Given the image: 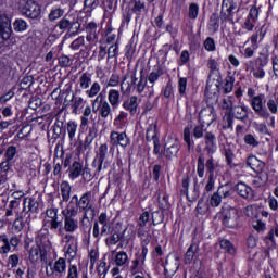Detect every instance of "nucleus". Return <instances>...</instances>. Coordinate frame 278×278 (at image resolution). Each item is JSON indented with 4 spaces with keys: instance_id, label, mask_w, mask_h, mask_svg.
<instances>
[{
    "instance_id": "obj_35",
    "label": "nucleus",
    "mask_w": 278,
    "mask_h": 278,
    "mask_svg": "<svg viewBox=\"0 0 278 278\" xmlns=\"http://www.w3.org/2000/svg\"><path fill=\"white\" fill-rule=\"evenodd\" d=\"M98 110H100V118H109V116H112V104L108 101H104L102 104L98 105Z\"/></svg>"
},
{
    "instance_id": "obj_21",
    "label": "nucleus",
    "mask_w": 278,
    "mask_h": 278,
    "mask_svg": "<svg viewBox=\"0 0 278 278\" xmlns=\"http://www.w3.org/2000/svg\"><path fill=\"white\" fill-rule=\"evenodd\" d=\"M179 149H181V147L179 146V142L177 140H175L172 144L165 143L164 156L167 160H172L173 157H177V153H179Z\"/></svg>"
},
{
    "instance_id": "obj_17",
    "label": "nucleus",
    "mask_w": 278,
    "mask_h": 278,
    "mask_svg": "<svg viewBox=\"0 0 278 278\" xmlns=\"http://www.w3.org/2000/svg\"><path fill=\"white\" fill-rule=\"evenodd\" d=\"M46 215L50 218V229L51 231H55V229H60L62 227V219L58 217V208H48L46 211Z\"/></svg>"
},
{
    "instance_id": "obj_16",
    "label": "nucleus",
    "mask_w": 278,
    "mask_h": 278,
    "mask_svg": "<svg viewBox=\"0 0 278 278\" xmlns=\"http://www.w3.org/2000/svg\"><path fill=\"white\" fill-rule=\"evenodd\" d=\"M232 118L244 123L249 118V106L247 105H235L232 111L229 113Z\"/></svg>"
},
{
    "instance_id": "obj_51",
    "label": "nucleus",
    "mask_w": 278,
    "mask_h": 278,
    "mask_svg": "<svg viewBox=\"0 0 278 278\" xmlns=\"http://www.w3.org/2000/svg\"><path fill=\"white\" fill-rule=\"evenodd\" d=\"M24 205L25 207L27 205V208H28L26 214H29V212H33V213L38 212V202L35 199H31V198L25 199Z\"/></svg>"
},
{
    "instance_id": "obj_11",
    "label": "nucleus",
    "mask_w": 278,
    "mask_h": 278,
    "mask_svg": "<svg viewBox=\"0 0 278 278\" xmlns=\"http://www.w3.org/2000/svg\"><path fill=\"white\" fill-rule=\"evenodd\" d=\"M235 190L237 194L245 201H253L255 199V191H253V188L249 187V185L244 182H238Z\"/></svg>"
},
{
    "instance_id": "obj_32",
    "label": "nucleus",
    "mask_w": 278,
    "mask_h": 278,
    "mask_svg": "<svg viewBox=\"0 0 278 278\" xmlns=\"http://www.w3.org/2000/svg\"><path fill=\"white\" fill-rule=\"evenodd\" d=\"M109 103L112 108H118L121 104V91L111 89L108 94Z\"/></svg>"
},
{
    "instance_id": "obj_43",
    "label": "nucleus",
    "mask_w": 278,
    "mask_h": 278,
    "mask_svg": "<svg viewBox=\"0 0 278 278\" xmlns=\"http://www.w3.org/2000/svg\"><path fill=\"white\" fill-rule=\"evenodd\" d=\"M64 9L62 8H53L51 9L49 15H48V20L53 23L54 21H58L59 18H62V16H64Z\"/></svg>"
},
{
    "instance_id": "obj_56",
    "label": "nucleus",
    "mask_w": 278,
    "mask_h": 278,
    "mask_svg": "<svg viewBox=\"0 0 278 278\" xmlns=\"http://www.w3.org/2000/svg\"><path fill=\"white\" fill-rule=\"evenodd\" d=\"M147 223H149V212H143L138 220V225H139V233L142 231V229H144V227H147Z\"/></svg>"
},
{
    "instance_id": "obj_18",
    "label": "nucleus",
    "mask_w": 278,
    "mask_h": 278,
    "mask_svg": "<svg viewBox=\"0 0 278 278\" xmlns=\"http://www.w3.org/2000/svg\"><path fill=\"white\" fill-rule=\"evenodd\" d=\"M98 29H99V25H97L96 22L87 23L85 27V31L87 34L86 36L87 42H97V40H99Z\"/></svg>"
},
{
    "instance_id": "obj_31",
    "label": "nucleus",
    "mask_w": 278,
    "mask_h": 278,
    "mask_svg": "<svg viewBox=\"0 0 278 278\" xmlns=\"http://www.w3.org/2000/svg\"><path fill=\"white\" fill-rule=\"evenodd\" d=\"M75 94H77V93L76 92L73 93L72 100H71L73 114H77L79 112V110H81V108H84V105H86V100H84V98L77 97Z\"/></svg>"
},
{
    "instance_id": "obj_1",
    "label": "nucleus",
    "mask_w": 278,
    "mask_h": 278,
    "mask_svg": "<svg viewBox=\"0 0 278 278\" xmlns=\"http://www.w3.org/2000/svg\"><path fill=\"white\" fill-rule=\"evenodd\" d=\"M205 168L208 177L216 178L218 177V175H220L223 166H220V164H218V162L214 160V156L208 157L205 162V157H203V155H200L198 157L197 174L198 177H200L201 179L205 177Z\"/></svg>"
},
{
    "instance_id": "obj_64",
    "label": "nucleus",
    "mask_w": 278,
    "mask_h": 278,
    "mask_svg": "<svg viewBox=\"0 0 278 278\" xmlns=\"http://www.w3.org/2000/svg\"><path fill=\"white\" fill-rule=\"evenodd\" d=\"M267 108H268L269 112H271L273 114H277V112H278V100L269 99L267 101Z\"/></svg>"
},
{
    "instance_id": "obj_53",
    "label": "nucleus",
    "mask_w": 278,
    "mask_h": 278,
    "mask_svg": "<svg viewBox=\"0 0 278 278\" xmlns=\"http://www.w3.org/2000/svg\"><path fill=\"white\" fill-rule=\"evenodd\" d=\"M16 147L14 146H10L5 152H4V160H7V162H14V157H16Z\"/></svg>"
},
{
    "instance_id": "obj_45",
    "label": "nucleus",
    "mask_w": 278,
    "mask_h": 278,
    "mask_svg": "<svg viewBox=\"0 0 278 278\" xmlns=\"http://www.w3.org/2000/svg\"><path fill=\"white\" fill-rule=\"evenodd\" d=\"M12 71V61L7 58L0 59V75H8Z\"/></svg>"
},
{
    "instance_id": "obj_2",
    "label": "nucleus",
    "mask_w": 278,
    "mask_h": 278,
    "mask_svg": "<svg viewBox=\"0 0 278 278\" xmlns=\"http://www.w3.org/2000/svg\"><path fill=\"white\" fill-rule=\"evenodd\" d=\"M78 86L80 89H76V93L81 92V90H86L85 94H87L89 99H94V97L101 92V84L98 81L92 83V74L89 72L80 74L78 78Z\"/></svg>"
},
{
    "instance_id": "obj_14",
    "label": "nucleus",
    "mask_w": 278,
    "mask_h": 278,
    "mask_svg": "<svg viewBox=\"0 0 278 278\" xmlns=\"http://www.w3.org/2000/svg\"><path fill=\"white\" fill-rule=\"evenodd\" d=\"M214 121H216V112L214 111V108L210 106L200 111L199 122L201 123L202 127H204V125H212Z\"/></svg>"
},
{
    "instance_id": "obj_48",
    "label": "nucleus",
    "mask_w": 278,
    "mask_h": 278,
    "mask_svg": "<svg viewBox=\"0 0 278 278\" xmlns=\"http://www.w3.org/2000/svg\"><path fill=\"white\" fill-rule=\"evenodd\" d=\"M59 236H61V242L63 244H71L75 241V236L71 235V233H66L64 235V228H62V226L59 228Z\"/></svg>"
},
{
    "instance_id": "obj_44",
    "label": "nucleus",
    "mask_w": 278,
    "mask_h": 278,
    "mask_svg": "<svg viewBox=\"0 0 278 278\" xmlns=\"http://www.w3.org/2000/svg\"><path fill=\"white\" fill-rule=\"evenodd\" d=\"M131 12L140 16L142 12H147V4L142 0H134V7L131 9Z\"/></svg>"
},
{
    "instance_id": "obj_58",
    "label": "nucleus",
    "mask_w": 278,
    "mask_h": 278,
    "mask_svg": "<svg viewBox=\"0 0 278 278\" xmlns=\"http://www.w3.org/2000/svg\"><path fill=\"white\" fill-rule=\"evenodd\" d=\"M187 86H188V78H186V77L179 78L178 92H179L180 97L187 96V93H186Z\"/></svg>"
},
{
    "instance_id": "obj_54",
    "label": "nucleus",
    "mask_w": 278,
    "mask_h": 278,
    "mask_svg": "<svg viewBox=\"0 0 278 278\" xmlns=\"http://www.w3.org/2000/svg\"><path fill=\"white\" fill-rule=\"evenodd\" d=\"M219 20L222 21V23H233V11H227L222 9Z\"/></svg>"
},
{
    "instance_id": "obj_52",
    "label": "nucleus",
    "mask_w": 278,
    "mask_h": 278,
    "mask_svg": "<svg viewBox=\"0 0 278 278\" xmlns=\"http://www.w3.org/2000/svg\"><path fill=\"white\" fill-rule=\"evenodd\" d=\"M146 140L147 142H151V140H153V142H155V140H160V138H157V134L155 132V125H150L147 129Z\"/></svg>"
},
{
    "instance_id": "obj_42",
    "label": "nucleus",
    "mask_w": 278,
    "mask_h": 278,
    "mask_svg": "<svg viewBox=\"0 0 278 278\" xmlns=\"http://www.w3.org/2000/svg\"><path fill=\"white\" fill-rule=\"evenodd\" d=\"M8 174H0V195L3 197V194H7V192H10V184H8Z\"/></svg>"
},
{
    "instance_id": "obj_6",
    "label": "nucleus",
    "mask_w": 278,
    "mask_h": 278,
    "mask_svg": "<svg viewBox=\"0 0 278 278\" xmlns=\"http://www.w3.org/2000/svg\"><path fill=\"white\" fill-rule=\"evenodd\" d=\"M222 222L228 229H238V227H240V215H238V210L233 207L223 208Z\"/></svg>"
},
{
    "instance_id": "obj_30",
    "label": "nucleus",
    "mask_w": 278,
    "mask_h": 278,
    "mask_svg": "<svg viewBox=\"0 0 278 278\" xmlns=\"http://www.w3.org/2000/svg\"><path fill=\"white\" fill-rule=\"evenodd\" d=\"M207 68L210 70L208 77H212V75L217 74V81H218V79H220V68L218 65V61H216V59L211 56L207 61Z\"/></svg>"
},
{
    "instance_id": "obj_60",
    "label": "nucleus",
    "mask_w": 278,
    "mask_h": 278,
    "mask_svg": "<svg viewBox=\"0 0 278 278\" xmlns=\"http://www.w3.org/2000/svg\"><path fill=\"white\" fill-rule=\"evenodd\" d=\"M22 90H28V88H31L34 86V76H26L22 79L20 84Z\"/></svg>"
},
{
    "instance_id": "obj_63",
    "label": "nucleus",
    "mask_w": 278,
    "mask_h": 278,
    "mask_svg": "<svg viewBox=\"0 0 278 278\" xmlns=\"http://www.w3.org/2000/svg\"><path fill=\"white\" fill-rule=\"evenodd\" d=\"M108 270H110V266H108V263L101 262L98 266V275L100 278H105V275H108Z\"/></svg>"
},
{
    "instance_id": "obj_40",
    "label": "nucleus",
    "mask_w": 278,
    "mask_h": 278,
    "mask_svg": "<svg viewBox=\"0 0 278 278\" xmlns=\"http://www.w3.org/2000/svg\"><path fill=\"white\" fill-rule=\"evenodd\" d=\"M114 262L116 266H127L129 264V256L125 251L117 252Z\"/></svg>"
},
{
    "instance_id": "obj_39",
    "label": "nucleus",
    "mask_w": 278,
    "mask_h": 278,
    "mask_svg": "<svg viewBox=\"0 0 278 278\" xmlns=\"http://www.w3.org/2000/svg\"><path fill=\"white\" fill-rule=\"evenodd\" d=\"M78 212L79 207L77 206V204H75V202H68L65 210L62 211V215L75 217L77 216Z\"/></svg>"
},
{
    "instance_id": "obj_27",
    "label": "nucleus",
    "mask_w": 278,
    "mask_h": 278,
    "mask_svg": "<svg viewBox=\"0 0 278 278\" xmlns=\"http://www.w3.org/2000/svg\"><path fill=\"white\" fill-rule=\"evenodd\" d=\"M61 197H62V201L60 202V205H63V203H68V201H71V184H68V181H63L61 182Z\"/></svg>"
},
{
    "instance_id": "obj_12",
    "label": "nucleus",
    "mask_w": 278,
    "mask_h": 278,
    "mask_svg": "<svg viewBox=\"0 0 278 278\" xmlns=\"http://www.w3.org/2000/svg\"><path fill=\"white\" fill-rule=\"evenodd\" d=\"M110 142L113 147H123V149L129 147L130 140L126 132L112 131L110 135Z\"/></svg>"
},
{
    "instance_id": "obj_59",
    "label": "nucleus",
    "mask_w": 278,
    "mask_h": 278,
    "mask_svg": "<svg viewBox=\"0 0 278 278\" xmlns=\"http://www.w3.org/2000/svg\"><path fill=\"white\" fill-rule=\"evenodd\" d=\"M13 27L15 31H25L27 29V22H25V20L17 18L13 23Z\"/></svg>"
},
{
    "instance_id": "obj_29",
    "label": "nucleus",
    "mask_w": 278,
    "mask_h": 278,
    "mask_svg": "<svg viewBox=\"0 0 278 278\" xmlns=\"http://www.w3.org/2000/svg\"><path fill=\"white\" fill-rule=\"evenodd\" d=\"M84 170V165L81 163L75 161L68 168V177L70 179H77L79 175H81Z\"/></svg>"
},
{
    "instance_id": "obj_50",
    "label": "nucleus",
    "mask_w": 278,
    "mask_h": 278,
    "mask_svg": "<svg viewBox=\"0 0 278 278\" xmlns=\"http://www.w3.org/2000/svg\"><path fill=\"white\" fill-rule=\"evenodd\" d=\"M84 45H86V38L79 36L70 45V49H72V51H79Z\"/></svg>"
},
{
    "instance_id": "obj_57",
    "label": "nucleus",
    "mask_w": 278,
    "mask_h": 278,
    "mask_svg": "<svg viewBox=\"0 0 278 278\" xmlns=\"http://www.w3.org/2000/svg\"><path fill=\"white\" fill-rule=\"evenodd\" d=\"M203 47L206 51H216V41L214 40V38L207 37L203 42Z\"/></svg>"
},
{
    "instance_id": "obj_61",
    "label": "nucleus",
    "mask_w": 278,
    "mask_h": 278,
    "mask_svg": "<svg viewBox=\"0 0 278 278\" xmlns=\"http://www.w3.org/2000/svg\"><path fill=\"white\" fill-rule=\"evenodd\" d=\"M233 77L228 76L225 79V85H224V92L225 94H229L233 90Z\"/></svg>"
},
{
    "instance_id": "obj_26",
    "label": "nucleus",
    "mask_w": 278,
    "mask_h": 278,
    "mask_svg": "<svg viewBox=\"0 0 278 278\" xmlns=\"http://www.w3.org/2000/svg\"><path fill=\"white\" fill-rule=\"evenodd\" d=\"M124 110L130 112L131 116L138 112V97L132 96L123 103Z\"/></svg>"
},
{
    "instance_id": "obj_7",
    "label": "nucleus",
    "mask_w": 278,
    "mask_h": 278,
    "mask_svg": "<svg viewBox=\"0 0 278 278\" xmlns=\"http://www.w3.org/2000/svg\"><path fill=\"white\" fill-rule=\"evenodd\" d=\"M0 37L2 40H10L12 37V20L4 13H0Z\"/></svg>"
},
{
    "instance_id": "obj_55",
    "label": "nucleus",
    "mask_w": 278,
    "mask_h": 278,
    "mask_svg": "<svg viewBox=\"0 0 278 278\" xmlns=\"http://www.w3.org/2000/svg\"><path fill=\"white\" fill-rule=\"evenodd\" d=\"M224 155L226 164L231 167L233 164V159L236 157V154H233V150H231V148H224Z\"/></svg>"
},
{
    "instance_id": "obj_24",
    "label": "nucleus",
    "mask_w": 278,
    "mask_h": 278,
    "mask_svg": "<svg viewBox=\"0 0 278 278\" xmlns=\"http://www.w3.org/2000/svg\"><path fill=\"white\" fill-rule=\"evenodd\" d=\"M217 194L222 198V201H227L233 197V188L229 184H225L218 187Z\"/></svg>"
},
{
    "instance_id": "obj_33",
    "label": "nucleus",
    "mask_w": 278,
    "mask_h": 278,
    "mask_svg": "<svg viewBox=\"0 0 278 278\" xmlns=\"http://www.w3.org/2000/svg\"><path fill=\"white\" fill-rule=\"evenodd\" d=\"M111 236L105 239L106 247H113L114 244H118L121 240L123 239V233H121V230H113L110 233Z\"/></svg>"
},
{
    "instance_id": "obj_8",
    "label": "nucleus",
    "mask_w": 278,
    "mask_h": 278,
    "mask_svg": "<svg viewBox=\"0 0 278 278\" xmlns=\"http://www.w3.org/2000/svg\"><path fill=\"white\" fill-rule=\"evenodd\" d=\"M108 157V144L106 143H102L97 152H96V159L93 161V164L94 162H97L98 160V173H101L102 168L103 169H108L110 168V161H105V159Z\"/></svg>"
},
{
    "instance_id": "obj_3",
    "label": "nucleus",
    "mask_w": 278,
    "mask_h": 278,
    "mask_svg": "<svg viewBox=\"0 0 278 278\" xmlns=\"http://www.w3.org/2000/svg\"><path fill=\"white\" fill-rule=\"evenodd\" d=\"M56 27L61 31H68L70 36H77L81 31L79 17L73 15H64V17L56 24Z\"/></svg>"
},
{
    "instance_id": "obj_22",
    "label": "nucleus",
    "mask_w": 278,
    "mask_h": 278,
    "mask_svg": "<svg viewBox=\"0 0 278 278\" xmlns=\"http://www.w3.org/2000/svg\"><path fill=\"white\" fill-rule=\"evenodd\" d=\"M247 166L253 169L254 173H263L264 168H266V163L252 155L247 159Z\"/></svg>"
},
{
    "instance_id": "obj_41",
    "label": "nucleus",
    "mask_w": 278,
    "mask_h": 278,
    "mask_svg": "<svg viewBox=\"0 0 278 278\" xmlns=\"http://www.w3.org/2000/svg\"><path fill=\"white\" fill-rule=\"evenodd\" d=\"M0 242H2V247H0V254L7 255V253H10L12 251V248L10 247V239L8 238V235H0Z\"/></svg>"
},
{
    "instance_id": "obj_20",
    "label": "nucleus",
    "mask_w": 278,
    "mask_h": 278,
    "mask_svg": "<svg viewBox=\"0 0 278 278\" xmlns=\"http://www.w3.org/2000/svg\"><path fill=\"white\" fill-rule=\"evenodd\" d=\"M28 260L31 262V264H36L38 260H41V262H47V254L45 252H40V245L37 244L30 248Z\"/></svg>"
},
{
    "instance_id": "obj_62",
    "label": "nucleus",
    "mask_w": 278,
    "mask_h": 278,
    "mask_svg": "<svg viewBox=\"0 0 278 278\" xmlns=\"http://www.w3.org/2000/svg\"><path fill=\"white\" fill-rule=\"evenodd\" d=\"M188 16H189V18H191V21H194L197 18V16H199V4L191 3L189 5Z\"/></svg>"
},
{
    "instance_id": "obj_47",
    "label": "nucleus",
    "mask_w": 278,
    "mask_h": 278,
    "mask_svg": "<svg viewBox=\"0 0 278 278\" xmlns=\"http://www.w3.org/2000/svg\"><path fill=\"white\" fill-rule=\"evenodd\" d=\"M220 249L229 253V255H235L236 254V247H233V243L231 241L224 239L219 242Z\"/></svg>"
},
{
    "instance_id": "obj_37",
    "label": "nucleus",
    "mask_w": 278,
    "mask_h": 278,
    "mask_svg": "<svg viewBox=\"0 0 278 278\" xmlns=\"http://www.w3.org/2000/svg\"><path fill=\"white\" fill-rule=\"evenodd\" d=\"M219 27H220V17L218 16L217 13H213L210 17L208 29L210 31H212V34H216Z\"/></svg>"
},
{
    "instance_id": "obj_10",
    "label": "nucleus",
    "mask_w": 278,
    "mask_h": 278,
    "mask_svg": "<svg viewBox=\"0 0 278 278\" xmlns=\"http://www.w3.org/2000/svg\"><path fill=\"white\" fill-rule=\"evenodd\" d=\"M138 77L136 76V70L128 72L122 79L121 90L123 94L131 92V86H136Z\"/></svg>"
},
{
    "instance_id": "obj_28",
    "label": "nucleus",
    "mask_w": 278,
    "mask_h": 278,
    "mask_svg": "<svg viewBox=\"0 0 278 278\" xmlns=\"http://www.w3.org/2000/svg\"><path fill=\"white\" fill-rule=\"evenodd\" d=\"M197 253H199V243H191L185 254V264H192V260H194V255H197Z\"/></svg>"
},
{
    "instance_id": "obj_9",
    "label": "nucleus",
    "mask_w": 278,
    "mask_h": 278,
    "mask_svg": "<svg viewBox=\"0 0 278 278\" xmlns=\"http://www.w3.org/2000/svg\"><path fill=\"white\" fill-rule=\"evenodd\" d=\"M40 5H38L34 0H28L22 9V14L33 21L40 18Z\"/></svg>"
},
{
    "instance_id": "obj_49",
    "label": "nucleus",
    "mask_w": 278,
    "mask_h": 278,
    "mask_svg": "<svg viewBox=\"0 0 278 278\" xmlns=\"http://www.w3.org/2000/svg\"><path fill=\"white\" fill-rule=\"evenodd\" d=\"M184 141L187 144V149L188 151H190V149H192V147H194V140H192L191 138V132H190V127H185L184 129Z\"/></svg>"
},
{
    "instance_id": "obj_4",
    "label": "nucleus",
    "mask_w": 278,
    "mask_h": 278,
    "mask_svg": "<svg viewBox=\"0 0 278 278\" xmlns=\"http://www.w3.org/2000/svg\"><path fill=\"white\" fill-rule=\"evenodd\" d=\"M78 210L83 212V225L86 220H89L88 213H90L91 218H94V201H92V191L85 192L78 201Z\"/></svg>"
},
{
    "instance_id": "obj_46",
    "label": "nucleus",
    "mask_w": 278,
    "mask_h": 278,
    "mask_svg": "<svg viewBox=\"0 0 278 278\" xmlns=\"http://www.w3.org/2000/svg\"><path fill=\"white\" fill-rule=\"evenodd\" d=\"M266 181H268V174L266 173H258V175L253 180V186L255 188H262V186L266 185Z\"/></svg>"
},
{
    "instance_id": "obj_5",
    "label": "nucleus",
    "mask_w": 278,
    "mask_h": 278,
    "mask_svg": "<svg viewBox=\"0 0 278 278\" xmlns=\"http://www.w3.org/2000/svg\"><path fill=\"white\" fill-rule=\"evenodd\" d=\"M250 105L260 118H270V112L266 109V94L260 93L250 100Z\"/></svg>"
},
{
    "instance_id": "obj_38",
    "label": "nucleus",
    "mask_w": 278,
    "mask_h": 278,
    "mask_svg": "<svg viewBox=\"0 0 278 278\" xmlns=\"http://www.w3.org/2000/svg\"><path fill=\"white\" fill-rule=\"evenodd\" d=\"M162 75H164V68H162V66H157L153 72L149 74L148 81L149 84H152V88L155 86V81H157Z\"/></svg>"
},
{
    "instance_id": "obj_36",
    "label": "nucleus",
    "mask_w": 278,
    "mask_h": 278,
    "mask_svg": "<svg viewBox=\"0 0 278 278\" xmlns=\"http://www.w3.org/2000/svg\"><path fill=\"white\" fill-rule=\"evenodd\" d=\"M51 270L52 273H58V275H64L66 273V260L63 257L56 260Z\"/></svg>"
},
{
    "instance_id": "obj_34",
    "label": "nucleus",
    "mask_w": 278,
    "mask_h": 278,
    "mask_svg": "<svg viewBox=\"0 0 278 278\" xmlns=\"http://www.w3.org/2000/svg\"><path fill=\"white\" fill-rule=\"evenodd\" d=\"M260 63L258 66L254 67L253 71V77H255V79H264L266 72H264V66H266V64H268V61L266 60H262L258 59Z\"/></svg>"
},
{
    "instance_id": "obj_25",
    "label": "nucleus",
    "mask_w": 278,
    "mask_h": 278,
    "mask_svg": "<svg viewBox=\"0 0 278 278\" xmlns=\"http://www.w3.org/2000/svg\"><path fill=\"white\" fill-rule=\"evenodd\" d=\"M266 36V26H261L250 38L253 49H257V42H262Z\"/></svg>"
},
{
    "instance_id": "obj_23",
    "label": "nucleus",
    "mask_w": 278,
    "mask_h": 278,
    "mask_svg": "<svg viewBox=\"0 0 278 278\" xmlns=\"http://www.w3.org/2000/svg\"><path fill=\"white\" fill-rule=\"evenodd\" d=\"M64 216V230L67 231V233H75L77 229H79V222L72 216Z\"/></svg>"
},
{
    "instance_id": "obj_13",
    "label": "nucleus",
    "mask_w": 278,
    "mask_h": 278,
    "mask_svg": "<svg viewBox=\"0 0 278 278\" xmlns=\"http://www.w3.org/2000/svg\"><path fill=\"white\" fill-rule=\"evenodd\" d=\"M257 18H260V10L256 7H252L243 23V29H247V31H253V29H255Z\"/></svg>"
},
{
    "instance_id": "obj_15",
    "label": "nucleus",
    "mask_w": 278,
    "mask_h": 278,
    "mask_svg": "<svg viewBox=\"0 0 278 278\" xmlns=\"http://www.w3.org/2000/svg\"><path fill=\"white\" fill-rule=\"evenodd\" d=\"M113 231L112 224H102L100 227L99 222H94L92 236L96 240H101L103 236H110Z\"/></svg>"
},
{
    "instance_id": "obj_19",
    "label": "nucleus",
    "mask_w": 278,
    "mask_h": 278,
    "mask_svg": "<svg viewBox=\"0 0 278 278\" xmlns=\"http://www.w3.org/2000/svg\"><path fill=\"white\" fill-rule=\"evenodd\" d=\"M204 141H205V148L204 151L208 155H214L216 153V135L213 132L208 131L204 135Z\"/></svg>"
}]
</instances>
